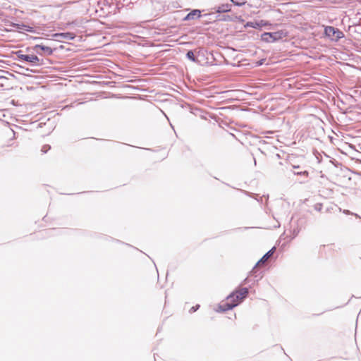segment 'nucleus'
Segmentation results:
<instances>
[{
    "mask_svg": "<svg viewBox=\"0 0 361 361\" xmlns=\"http://www.w3.org/2000/svg\"><path fill=\"white\" fill-rule=\"evenodd\" d=\"M247 294L248 289L247 288H239L228 296L226 302L221 305L219 307L222 311L231 310L240 303L247 297Z\"/></svg>",
    "mask_w": 361,
    "mask_h": 361,
    "instance_id": "nucleus-1",
    "label": "nucleus"
},
{
    "mask_svg": "<svg viewBox=\"0 0 361 361\" xmlns=\"http://www.w3.org/2000/svg\"><path fill=\"white\" fill-rule=\"evenodd\" d=\"M288 36L286 30H278L274 32H264L262 35V39L266 42H274Z\"/></svg>",
    "mask_w": 361,
    "mask_h": 361,
    "instance_id": "nucleus-2",
    "label": "nucleus"
},
{
    "mask_svg": "<svg viewBox=\"0 0 361 361\" xmlns=\"http://www.w3.org/2000/svg\"><path fill=\"white\" fill-rule=\"evenodd\" d=\"M324 35L334 41H338L344 37V34L342 31L333 26H326L324 27Z\"/></svg>",
    "mask_w": 361,
    "mask_h": 361,
    "instance_id": "nucleus-3",
    "label": "nucleus"
},
{
    "mask_svg": "<svg viewBox=\"0 0 361 361\" xmlns=\"http://www.w3.org/2000/svg\"><path fill=\"white\" fill-rule=\"evenodd\" d=\"M201 17V11L198 9H194L190 12L184 18L185 20H190Z\"/></svg>",
    "mask_w": 361,
    "mask_h": 361,
    "instance_id": "nucleus-4",
    "label": "nucleus"
},
{
    "mask_svg": "<svg viewBox=\"0 0 361 361\" xmlns=\"http://www.w3.org/2000/svg\"><path fill=\"white\" fill-rule=\"evenodd\" d=\"M20 58L25 61L30 62L32 63H37L39 61V58L35 55H25L23 54Z\"/></svg>",
    "mask_w": 361,
    "mask_h": 361,
    "instance_id": "nucleus-5",
    "label": "nucleus"
},
{
    "mask_svg": "<svg viewBox=\"0 0 361 361\" xmlns=\"http://www.w3.org/2000/svg\"><path fill=\"white\" fill-rule=\"evenodd\" d=\"M11 138L10 139V141L7 142L6 140H3L1 141V147L2 148H7L8 147H13L15 144V142H14V133H11Z\"/></svg>",
    "mask_w": 361,
    "mask_h": 361,
    "instance_id": "nucleus-6",
    "label": "nucleus"
},
{
    "mask_svg": "<svg viewBox=\"0 0 361 361\" xmlns=\"http://www.w3.org/2000/svg\"><path fill=\"white\" fill-rule=\"evenodd\" d=\"M274 247L270 250L268 252H267L262 258L261 259L257 262V265H259L260 264L264 263L266 261L268 260V259L274 254Z\"/></svg>",
    "mask_w": 361,
    "mask_h": 361,
    "instance_id": "nucleus-7",
    "label": "nucleus"
},
{
    "mask_svg": "<svg viewBox=\"0 0 361 361\" xmlns=\"http://www.w3.org/2000/svg\"><path fill=\"white\" fill-rule=\"evenodd\" d=\"M231 9V6L228 4H221L216 9V13L228 12Z\"/></svg>",
    "mask_w": 361,
    "mask_h": 361,
    "instance_id": "nucleus-8",
    "label": "nucleus"
},
{
    "mask_svg": "<svg viewBox=\"0 0 361 361\" xmlns=\"http://www.w3.org/2000/svg\"><path fill=\"white\" fill-rule=\"evenodd\" d=\"M40 49L42 51H44L45 53H47L49 55H51L53 53L51 48L49 47H47V46H44V45H42V44H37L35 47V49Z\"/></svg>",
    "mask_w": 361,
    "mask_h": 361,
    "instance_id": "nucleus-9",
    "label": "nucleus"
},
{
    "mask_svg": "<svg viewBox=\"0 0 361 361\" xmlns=\"http://www.w3.org/2000/svg\"><path fill=\"white\" fill-rule=\"evenodd\" d=\"M236 6H243L245 4L246 1L245 0H231Z\"/></svg>",
    "mask_w": 361,
    "mask_h": 361,
    "instance_id": "nucleus-10",
    "label": "nucleus"
},
{
    "mask_svg": "<svg viewBox=\"0 0 361 361\" xmlns=\"http://www.w3.org/2000/svg\"><path fill=\"white\" fill-rule=\"evenodd\" d=\"M187 56L189 59H190L191 61H195V55H194V53L192 51H188L187 53Z\"/></svg>",
    "mask_w": 361,
    "mask_h": 361,
    "instance_id": "nucleus-11",
    "label": "nucleus"
},
{
    "mask_svg": "<svg viewBox=\"0 0 361 361\" xmlns=\"http://www.w3.org/2000/svg\"><path fill=\"white\" fill-rule=\"evenodd\" d=\"M50 148L51 147L49 145H45L42 146L41 151L42 153H46L50 149Z\"/></svg>",
    "mask_w": 361,
    "mask_h": 361,
    "instance_id": "nucleus-12",
    "label": "nucleus"
},
{
    "mask_svg": "<svg viewBox=\"0 0 361 361\" xmlns=\"http://www.w3.org/2000/svg\"><path fill=\"white\" fill-rule=\"evenodd\" d=\"M55 35H56V36H59V35H60V36H63V37H68V35H71V36L70 37V38H71V39H73V38H74V35H71V34H70V33H60V34H56Z\"/></svg>",
    "mask_w": 361,
    "mask_h": 361,
    "instance_id": "nucleus-13",
    "label": "nucleus"
},
{
    "mask_svg": "<svg viewBox=\"0 0 361 361\" xmlns=\"http://www.w3.org/2000/svg\"><path fill=\"white\" fill-rule=\"evenodd\" d=\"M200 307V305H197L195 306H193L190 308V310H189V312L190 313H193L195 312L196 310H197Z\"/></svg>",
    "mask_w": 361,
    "mask_h": 361,
    "instance_id": "nucleus-14",
    "label": "nucleus"
},
{
    "mask_svg": "<svg viewBox=\"0 0 361 361\" xmlns=\"http://www.w3.org/2000/svg\"><path fill=\"white\" fill-rule=\"evenodd\" d=\"M298 174H303V175H305V176H308V172L305 171H304L302 173L299 172Z\"/></svg>",
    "mask_w": 361,
    "mask_h": 361,
    "instance_id": "nucleus-15",
    "label": "nucleus"
}]
</instances>
